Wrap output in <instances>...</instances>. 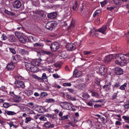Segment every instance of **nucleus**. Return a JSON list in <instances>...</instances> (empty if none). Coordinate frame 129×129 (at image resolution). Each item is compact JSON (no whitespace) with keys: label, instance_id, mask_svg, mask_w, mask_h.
<instances>
[{"label":"nucleus","instance_id":"obj_1","mask_svg":"<svg viewBox=\"0 0 129 129\" xmlns=\"http://www.w3.org/2000/svg\"><path fill=\"white\" fill-rule=\"evenodd\" d=\"M25 65L26 69L31 72L35 73L39 71V69L36 66L40 64V62L35 60L28 61L25 62Z\"/></svg>","mask_w":129,"mask_h":129},{"label":"nucleus","instance_id":"obj_2","mask_svg":"<svg viewBox=\"0 0 129 129\" xmlns=\"http://www.w3.org/2000/svg\"><path fill=\"white\" fill-rule=\"evenodd\" d=\"M57 23L56 22H49L46 24V28L48 29L51 30L56 26Z\"/></svg>","mask_w":129,"mask_h":129},{"label":"nucleus","instance_id":"obj_3","mask_svg":"<svg viewBox=\"0 0 129 129\" xmlns=\"http://www.w3.org/2000/svg\"><path fill=\"white\" fill-rule=\"evenodd\" d=\"M59 48V45L57 42H54L52 43L50 47L51 51L54 52L58 49Z\"/></svg>","mask_w":129,"mask_h":129},{"label":"nucleus","instance_id":"obj_4","mask_svg":"<svg viewBox=\"0 0 129 129\" xmlns=\"http://www.w3.org/2000/svg\"><path fill=\"white\" fill-rule=\"evenodd\" d=\"M99 72L102 75H105L107 72V69L105 66H101L99 68Z\"/></svg>","mask_w":129,"mask_h":129},{"label":"nucleus","instance_id":"obj_5","mask_svg":"<svg viewBox=\"0 0 129 129\" xmlns=\"http://www.w3.org/2000/svg\"><path fill=\"white\" fill-rule=\"evenodd\" d=\"M66 48L69 51H72L76 49L75 45L73 44L68 43L66 45Z\"/></svg>","mask_w":129,"mask_h":129},{"label":"nucleus","instance_id":"obj_6","mask_svg":"<svg viewBox=\"0 0 129 129\" xmlns=\"http://www.w3.org/2000/svg\"><path fill=\"white\" fill-rule=\"evenodd\" d=\"M16 86L18 87L23 88L25 87L24 82L21 81H16L15 82Z\"/></svg>","mask_w":129,"mask_h":129},{"label":"nucleus","instance_id":"obj_7","mask_svg":"<svg viewBox=\"0 0 129 129\" xmlns=\"http://www.w3.org/2000/svg\"><path fill=\"white\" fill-rule=\"evenodd\" d=\"M17 37L19 41L22 43H25L27 42L26 37L19 35H17Z\"/></svg>","mask_w":129,"mask_h":129},{"label":"nucleus","instance_id":"obj_8","mask_svg":"<svg viewBox=\"0 0 129 129\" xmlns=\"http://www.w3.org/2000/svg\"><path fill=\"white\" fill-rule=\"evenodd\" d=\"M114 54H110L105 57V62L108 63L111 61L112 59L114 58Z\"/></svg>","mask_w":129,"mask_h":129},{"label":"nucleus","instance_id":"obj_9","mask_svg":"<svg viewBox=\"0 0 129 129\" xmlns=\"http://www.w3.org/2000/svg\"><path fill=\"white\" fill-rule=\"evenodd\" d=\"M21 6V2L19 1H16L13 4V7L14 8L17 9L20 8Z\"/></svg>","mask_w":129,"mask_h":129},{"label":"nucleus","instance_id":"obj_10","mask_svg":"<svg viewBox=\"0 0 129 129\" xmlns=\"http://www.w3.org/2000/svg\"><path fill=\"white\" fill-rule=\"evenodd\" d=\"M121 59H122V60L120 61V62L123 63L124 64H123V65H125V64H127L129 62V59L125 57L124 55V56H122Z\"/></svg>","mask_w":129,"mask_h":129},{"label":"nucleus","instance_id":"obj_11","mask_svg":"<svg viewBox=\"0 0 129 129\" xmlns=\"http://www.w3.org/2000/svg\"><path fill=\"white\" fill-rule=\"evenodd\" d=\"M114 72L117 75H121L123 74V71L122 70L118 67H116L115 68Z\"/></svg>","mask_w":129,"mask_h":129},{"label":"nucleus","instance_id":"obj_12","mask_svg":"<svg viewBox=\"0 0 129 129\" xmlns=\"http://www.w3.org/2000/svg\"><path fill=\"white\" fill-rule=\"evenodd\" d=\"M15 67V66L12 62L8 63L6 69L8 70H11L14 69Z\"/></svg>","mask_w":129,"mask_h":129},{"label":"nucleus","instance_id":"obj_13","mask_svg":"<svg viewBox=\"0 0 129 129\" xmlns=\"http://www.w3.org/2000/svg\"><path fill=\"white\" fill-rule=\"evenodd\" d=\"M82 75V72L78 71L77 69H75L73 72V76L75 77H78Z\"/></svg>","mask_w":129,"mask_h":129},{"label":"nucleus","instance_id":"obj_14","mask_svg":"<svg viewBox=\"0 0 129 129\" xmlns=\"http://www.w3.org/2000/svg\"><path fill=\"white\" fill-rule=\"evenodd\" d=\"M111 83L110 82H109L106 83L105 85L103 86V88L106 90L107 91L110 90L111 89Z\"/></svg>","mask_w":129,"mask_h":129},{"label":"nucleus","instance_id":"obj_15","mask_svg":"<svg viewBox=\"0 0 129 129\" xmlns=\"http://www.w3.org/2000/svg\"><path fill=\"white\" fill-rule=\"evenodd\" d=\"M107 28L106 25L103 26L102 27L98 29H97V31L101 32L103 34L106 33V30Z\"/></svg>","mask_w":129,"mask_h":129},{"label":"nucleus","instance_id":"obj_16","mask_svg":"<svg viewBox=\"0 0 129 129\" xmlns=\"http://www.w3.org/2000/svg\"><path fill=\"white\" fill-rule=\"evenodd\" d=\"M57 16V13L55 12H53L49 13L48 14V17L49 19H53L55 18Z\"/></svg>","mask_w":129,"mask_h":129},{"label":"nucleus","instance_id":"obj_17","mask_svg":"<svg viewBox=\"0 0 129 129\" xmlns=\"http://www.w3.org/2000/svg\"><path fill=\"white\" fill-rule=\"evenodd\" d=\"M7 39L10 42L13 43L15 42V39L14 35H10L7 37Z\"/></svg>","mask_w":129,"mask_h":129},{"label":"nucleus","instance_id":"obj_18","mask_svg":"<svg viewBox=\"0 0 129 129\" xmlns=\"http://www.w3.org/2000/svg\"><path fill=\"white\" fill-rule=\"evenodd\" d=\"M121 54L122 53H119L117 54H114V58H115L116 60V61H115V63H116V61L118 62V60H119L120 59H119V58H120V57Z\"/></svg>","mask_w":129,"mask_h":129},{"label":"nucleus","instance_id":"obj_19","mask_svg":"<svg viewBox=\"0 0 129 129\" xmlns=\"http://www.w3.org/2000/svg\"><path fill=\"white\" fill-rule=\"evenodd\" d=\"M60 103H62V104H64L63 105V107H66V108L67 109H69V105H71L69 103L66 102H61Z\"/></svg>","mask_w":129,"mask_h":129},{"label":"nucleus","instance_id":"obj_20","mask_svg":"<svg viewBox=\"0 0 129 129\" xmlns=\"http://www.w3.org/2000/svg\"><path fill=\"white\" fill-rule=\"evenodd\" d=\"M66 53L65 52H62L59 56V58L60 59H63L67 57Z\"/></svg>","mask_w":129,"mask_h":129},{"label":"nucleus","instance_id":"obj_21","mask_svg":"<svg viewBox=\"0 0 129 129\" xmlns=\"http://www.w3.org/2000/svg\"><path fill=\"white\" fill-rule=\"evenodd\" d=\"M42 52L43 53L49 55V56H52L54 55V54L53 52L50 51H43Z\"/></svg>","mask_w":129,"mask_h":129},{"label":"nucleus","instance_id":"obj_22","mask_svg":"<svg viewBox=\"0 0 129 129\" xmlns=\"http://www.w3.org/2000/svg\"><path fill=\"white\" fill-rule=\"evenodd\" d=\"M27 42H33L34 41V38L32 36H29V37H26Z\"/></svg>","mask_w":129,"mask_h":129},{"label":"nucleus","instance_id":"obj_23","mask_svg":"<svg viewBox=\"0 0 129 129\" xmlns=\"http://www.w3.org/2000/svg\"><path fill=\"white\" fill-rule=\"evenodd\" d=\"M91 53V52L88 51H85L83 52V54L84 55V57H89V55Z\"/></svg>","mask_w":129,"mask_h":129},{"label":"nucleus","instance_id":"obj_24","mask_svg":"<svg viewBox=\"0 0 129 129\" xmlns=\"http://www.w3.org/2000/svg\"><path fill=\"white\" fill-rule=\"evenodd\" d=\"M78 6L77 4V2L76 1L75 2L72 8L74 10H77L78 9Z\"/></svg>","mask_w":129,"mask_h":129},{"label":"nucleus","instance_id":"obj_25","mask_svg":"<svg viewBox=\"0 0 129 129\" xmlns=\"http://www.w3.org/2000/svg\"><path fill=\"white\" fill-rule=\"evenodd\" d=\"M5 113H7V114L9 115H15L16 114V113L14 112L10 111H7L6 112V111H5Z\"/></svg>","mask_w":129,"mask_h":129},{"label":"nucleus","instance_id":"obj_26","mask_svg":"<svg viewBox=\"0 0 129 129\" xmlns=\"http://www.w3.org/2000/svg\"><path fill=\"white\" fill-rule=\"evenodd\" d=\"M92 93V96H95L96 97H98L99 96V94L98 93L95 92L94 91L92 90H90Z\"/></svg>","mask_w":129,"mask_h":129},{"label":"nucleus","instance_id":"obj_27","mask_svg":"<svg viewBox=\"0 0 129 129\" xmlns=\"http://www.w3.org/2000/svg\"><path fill=\"white\" fill-rule=\"evenodd\" d=\"M25 92L28 96L32 95L33 94V91L31 90H26Z\"/></svg>","mask_w":129,"mask_h":129},{"label":"nucleus","instance_id":"obj_28","mask_svg":"<svg viewBox=\"0 0 129 129\" xmlns=\"http://www.w3.org/2000/svg\"><path fill=\"white\" fill-rule=\"evenodd\" d=\"M75 23L74 21H72L70 25L68 27V28H67V29L69 30L70 29L73 28L74 26V24Z\"/></svg>","mask_w":129,"mask_h":129},{"label":"nucleus","instance_id":"obj_29","mask_svg":"<svg viewBox=\"0 0 129 129\" xmlns=\"http://www.w3.org/2000/svg\"><path fill=\"white\" fill-rule=\"evenodd\" d=\"M4 12L6 14L10 15L11 16H13L14 15H15V14L11 12L8 11L7 10H5L4 11Z\"/></svg>","mask_w":129,"mask_h":129},{"label":"nucleus","instance_id":"obj_30","mask_svg":"<svg viewBox=\"0 0 129 129\" xmlns=\"http://www.w3.org/2000/svg\"><path fill=\"white\" fill-rule=\"evenodd\" d=\"M15 96L14 97L15 99H16L17 100H16V102L18 103L21 100V97L19 95H15Z\"/></svg>","mask_w":129,"mask_h":129},{"label":"nucleus","instance_id":"obj_31","mask_svg":"<svg viewBox=\"0 0 129 129\" xmlns=\"http://www.w3.org/2000/svg\"><path fill=\"white\" fill-rule=\"evenodd\" d=\"M32 18L35 21H37L40 19L39 16L37 15H33Z\"/></svg>","mask_w":129,"mask_h":129},{"label":"nucleus","instance_id":"obj_32","mask_svg":"<svg viewBox=\"0 0 129 129\" xmlns=\"http://www.w3.org/2000/svg\"><path fill=\"white\" fill-rule=\"evenodd\" d=\"M120 83L119 81L115 83V84L113 85V87L114 88H118L120 86Z\"/></svg>","mask_w":129,"mask_h":129},{"label":"nucleus","instance_id":"obj_33","mask_svg":"<svg viewBox=\"0 0 129 129\" xmlns=\"http://www.w3.org/2000/svg\"><path fill=\"white\" fill-rule=\"evenodd\" d=\"M14 56L15 59V61H14V63H16L20 60V56L19 55H16Z\"/></svg>","mask_w":129,"mask_h":129},{"label":"nucleus","instance_id":"obj_34","mask_svg":"<svg viewBox=\"0 0 129 129\" xmlns=\"http://www.w3.org/2000/svg\"><path fill=\"white\" fill-rule=\"evenodd\" d=\"M35 13L36 14H37L39 15V17L40 16H43L44 13H43L41 12L40 11H35Z\"/></svg>","mask_w":129,"mask_h":129},{"label":"nucleus","instance_id":"obj_35","mask_svg":"<svg viewBox=\"0 0 129 129\" xmlns=\"http://www.w3.org/2000/svg\"><path fill=\"white\" fill-rule=\"evenodd\" d=\"M127 83H124L123 85H121L120 87L119 88L122 90H124L125 89V87H126Z\"/></svg>","mask_w":129,"mask_h":129},{"label":"nucleus","instance_id":"obj_36","mask_svg":"<svg viewBox=\"0 0 129 129\" xmlns=\"http://www.w3.org/2000/svg\"><path fill=\"white\" fill-rule=\"evenodd\" d=\"M122 118L125 120L126 122L129 123V117L123 116L122 117Z\"/></svg>","mask_w":129,"mask_h":129},{"label":"nucleus","instance_id":"obj_37","mask_svg":"<svg viewBox=\"0 0 129 129\" xmlns=\"http://www.w3.org/2000/svg\"><path fill=\"white\" fill-rule=\"evenodd\" d=\"M108 3L107 0H105L102 2H100V4L101 5V6L102 7L104 6L106 4Z\"/></svg>","mask_w":129,"mask_h":129},{"label":"nucleus","instance_id":"obj_38","mask_svg":"<svg viewBox=\"0 0 129 129\" xmlns=\"http://www.w3.org/2000/svg\"><path fill=\"white\" fill-rule=\"evenodd\" d=\"M68 116L69 117V116L68 115H67L66 116H62L61 117V119H60V120H64L65 119H67L68 118Z\"/></svg>","mask_w":129,"mask_h":129},{"label":"nucleus","instance_id":"obj_39","mask_svg":"<svg viewBox=\"0 0 129 129\" xmlns=\"http://www.w3.org/2000/svg\"><path fill=\"white\" fill-rule=\"evenodd\" d=\"M46 60L48 62V63H52L53 62L52 59L50 58H47Z\"/></svg>","mask_w":129,"mask_h":129},{"label":"nucleus","instance_id":"obj_40","mask_svg":"<svg viewBox=\"0 0 129 129\" xmlns=\"http://www.w3.org/2000/svg\"><path fill=\"white\" fill-rule=\"evenodd\" d=\"M50 125L51 123L50 122H47L45 123L44 126L45 127L49 128Z\"/></svg>","mask_w":129,"mask_h":129},{"label":"nucleus","instance_id":"obj_41","mask_svg":"<svg viewBox=\"0 0 129 129\" xmlns=\"http://www.w3.org/2000/svg\"><path fill=\"white\" fill-rule=\"evenodd\" d=\"M47 95V94L46 92H42L40 95V96L41 98H43V97L46 96Z\"/></svg>","mask_w":129,"mask_h":129},{"label":"nucleus","instance_id":"obj_42","mask_svg":"<svg viewBox=\"0 0 129 129\" xmlns=\"http://www.w3.org/2000/svg\"><path fill=\"white\" fill-rule=\"evenodd\" d=\"M10 52L13 54H15L16 53V51L13 48H9Z\"/></svg>","mask_w":129,"mask_h":129},{"label":"nucleus","instance_id":"obj_43","mask_svg":"<svg viewBox=\"0 0 129 129\" xmlns=\"http://www.w3.org/2000/svg\"><path fill=\"white\" fill-rule=\"evenodd\" d=\"M46 101V102L48 103H54L55 102L54 100L52 99H47Z\"/></svg>","mask_w":129,"mask_h":129},{"label":"nucleus","instance_id":"obj_44","mask_svg":"<svg viewBox=\"0 0 129 129\" xmlns=\"http://www.w3.org/2000/svg\"><path fill=\"white\" fill-rule=\"evenodd\" d=\"M1 38H2V40H5L7 39V36L5 34H3L2 35Z\"/></svg>","mask_w":129,"mask_h":129},{"label":"nucleus","instance_id":"obj_45","mask_svg":"<svg viewBox=\"0 0 129 129\" xmlns=\"http://www.w3.org/2000/svg\"><path fill=\"white\" fill-rule=\"evenodd\" d=\"M35 78L36 79H37L40 81L41 82H44V80H42V77H39L37 76H36L35 77Z\"/></svg>","mask_w":129,"mask_h":129},{"label":"nucleus","instance_id":"obj_46","mask_svg":"<svg viewBox=\"0 0 129 129\" xmlns=\"http://www.w3.org/2000/svg\"><path fill=\"white\" fill-rule=\"evenodd\" d=\"M47 77L46 76V74L45 73H43L42 77V80H44V79H47Z\"/></svg>","mask_w":129,"mask_h":129},{"label":"nucleus","instance_id":"obj_47","mask_svg":"<svg viewBox=\"0 0 129 129\" xmlns=\"http://www.w3.org/2000/svg\"><path fill=\"white\" fill-rule=\"evenodd\" d=\"M113 1L116 5H119L120 4V0H113Z\"/></svg>","mask_w":129,"mask_h":129},{"label":"nucleus","instance_id":"obj_48","mask_svg":"<svg viewBox=\"0 0 129 129\" xmlns=\"http://www.w3.org/2000/svg\"><path fill=\"white\" fill-rule=\"evenodd\" d=\"M82 97L84 98L87 99L89 97V96L88 93H85L83 94Z\"/></svg>","mask_w":129,"mask_h":129},{"label":"nucleus","instance_id":"obj_49","mask_svg":"<svg viewBox=\"0 0 129 129\" xmlns=\"http://www.w3.org/2000/svg\"><path fill=\"white\" fill-rule=\"evenodd\" d=\"M71 84L70 83H64L63 84V86H71Z\"/></svg>","mask_w":129,"mask_h":129},{"label":"nucleus","instance_id":"obj_50","mask_svg":"<svg viewBox=\"0 0 129 129\" xmlns=\"http://www.w3.org/2000/svg\"><path fill=\"white\" fill-rule=\"evenodd\" d=\"M4 107L5 108H7L10 106L9 104L8 103H5L3 104Z\"/></svg>","mask_w":129,"mask_h":129},{"label":"nucleus","instance_id":"obj_51","mask_svg":"<svg viewBox=\"0 0 129 129\" xmlns=\"http://www.w3.org/2000/svg\"><path fill=\"white\" fill-rule=\"evenodd\" d=\"M31 120V118L30 117H26V118L25 122V123H27L28 122L30 121Z\"/></svg>","mask_w":129,"mask_h":129},{"label":"nucleus","instance_id":"obj_52","mask_svg":"<svg viewBox=\"0 0 129 129\" xmlns=\"http://www.w3.org/2000/svg\"><path fill=\"white\" fill-rule=\"evenodd\" d=\"M52 87L55 88H57L58 89H59L61 88V86L59 85H57L56 84H54L52 85Z\"/></svg>","mask_w":129,"mask_h":129},{"label":"nucleus","instance_id":"obj_53","mask_svg":"<svg viewBox=\"0 0 129 129\" xmlns=\"http://www.w3.org/2000/svg\"><path fill=\"white\" fill-rule=\"evenodd\" d=\"M98 11H99L100 12H101V11L99 10H96L94 13L93 15V16L94 17H95L96 16L98 15V12H97Z\"/></svg>","mask_w":129,"mask_h":129},{"label":"nucleus","instance_id":"obj_54","mask_svg":"<svg viewBox=\"0 0 129 129\" xmlns=\"http://www.w3.org/2000/svg\"><path fill=\"white\" fill-rule=\"evenodd\" d=\"M19 53L22 54H25V50L24 49H21L19 50Z\"/></svg>","mask_w":129,"mask_h":129},{"label":"nucleus","instance_id":"obj_55","mask_svg":"<svg viewBox=\"0 0 129 129\" xmlns=\"http://www.w3.org/2000/svg\"><path fill=\"white\" fill-rule=\"evenodd\" d=\"M41 120L45 121L46 120V118L44 116H41L39 118Z\"/></svg>","mask_w":129,"mask_h":129},{"label":"nucleus","instance_id":"obj_56","mask_svg":"<svg viewBox=\"0 0 129 129\" xmlns=\"http://www.w3.org/2000/svg\"><path fill=\"white\" fill-rule=\"evenodd\" d=\"M100 81L99 80H96L95 81V83L97 85L99 86L100 84Z\"/></svg>","mask_w":129,"mask_h":129},{"label":"nucleus","instance_id":"obj_57","mask_svg":"<svg viewBox=\"0 0 129 129\" xmlns=\"http://www.w3.org/2000/svg\"><path fill=\"white\" fill-rule=\"evenodd\" d=\"M97 29H93L91 30L90 32V34L91 35L93 33H94L95 31H96Z\"/></svg>","mask_w":129,"mask_h":129},{"label":"nucleus","instance_id":"obj_58","mask_svg":"<svg viewBox=\"0 0 129 129\" xmlns=\"http://www.w3.org/2000/svg\"><path fill=\"white\" fill-rule=\"evenodd\" d=\"M117 95V93H115L113 94L112 96V100H114L116 98Z\"/></svg>","mask_w":129,"mask_h":129},{"label":"nucleus","instance_id":"obj_59","mask_svg":"<svg viewBox=\"0 0 129 129\" xmlns=\"http://www.w3.org/2000/svg\"><path fill=\"white\" fill-rule=\"evenodd\" d=\"M53 76L55 78H58L60 77L57 74H53Z\"/></svg>","mask_w":129,"mask_h":129},{"label":"nucleus","instance_id":"obj_60","mask_svg":"<svg viewBox=\"0 0 129 129\" xmlns=\"http://www.w3.org/2000/svg\"><path fill=\"white\" fill-rule=\"evenodd\" d=\"M33 3L37 4L39 3V0H32Z\"/></svg>","mask_w":129,"mask_h":129},{"label":"nucleus","instance_id":"obj_61","mask_svg":"<svg viewBox=\"0 0 129 129\" xmlns=\"http://www.w3.org/2000/svg\"><path fill=\"white\" fill-rule=\"evenodd\" d=\"M34 47H36L38 46H41V45L39 43H36L34 44Z\"/></svg>","mask_w":129,"mask_h":129},{"label":"nucleus","instance_id":"obj_62","mask_svg":"<svg viewBox=\"0 0 129 129\" xmlns=\"http://www.w3.org/2000/svg\"><path fill=\"white\" fill-rule=\"evenodd\" d=\"M114 7H107V10H110L111 11H112L114 9Z\"/></svg>","mask_w":129,"mask_h":129},{"label":"nucleus","instance_id":"obj_63","mask_svg":"<svg viewBox=\"0 0 129 129\" xmlns=\"http://www.w3.org/2000/svg\"><path fill=\"white\" fill-rule=\"evenodd\" d=\"M102 106L101 105H99L98 104H95L94 105V107L95 108H98L99 107H101Z\"/></svg>","mask_w":129,"mask_h":129},{"label":"nucleus","instance_id":"obj_64","mask_svg":"<svg viewBox=\"0 0 129 129\" xmlns=\"http://www.w3.org/2000/svg\"><path fill=\"white\" fill-rule=\"evenodd\" d=\"M115 124L116 125H120L122 124V123L119 121H116Z\"/></svg>","mask_w":129,"mask_h":129}]
</instances>
